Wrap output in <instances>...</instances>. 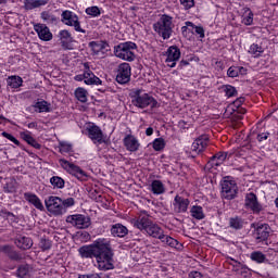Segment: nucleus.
Listing matches in <instances>:
<instances>
[{
  "label": "nucleus",
  "instance_id": "4d7b16f0",
  "mask_svg": "<svg viewBox=\"0 0 278 278\" xmlns=\"http://www.w3.org/2000/svg\"><path fill=\"white\" fill-rule=\"evenodd\" d=\"M270 136V132H262L257 135L258 142H264V140H268V137Z\"/></svg>",
  "mask_w": 278,
  "mask_h": 278
},
{
  "label": "nucleus",
  "instance_id": "f704fd0d",
  "mask_svg": "<svg viewBox=\"0 0 278 278\" xmlns=\"http://www.w3.org/2000/svg\"><path fill=\"white\" fill-rule=\"evenodd\" d=\"M18 278H29V264L20 265L15 271Z\"/></svg>",
  "mask_w": 278,
  "mask_h": 278
},
{
  "label": "nucleus",
  "instance_id": "7c9ffc66",
  "mask_svg": "<svg viewBox=\"0 0 278 278\" xmlns=\"http://www.w3.org/2000/svg\"><path fill=\"white\" fill-rule=\"evenodd\" d=\"M33 108L35 112L42 114V112H51V104L45 100L36 102Z\"/></svg>",
  "mask_w": 278,
  "mask_h": 278
},
{
  "label": "nucleus",
  "instance_id": "bb28decb",
  "mask_svg": "<svg viewBox=\"0 0 278 278\" xmlns=\"http://www.w3.org/2000/svg\"><path fill=\"white\" fill-rule=\"evenodd\" d=\"M167 59L166 62L178 61L181 58V50L177 46H172L167 49Z\"/></svg>",
  "mask_w": 278,
  "mask_h": 278
},
{
  "label": "nucleus",
  "instance_id": "dca6fc26",
  "mask_svg": "<svg viewBox=\"0 0 278 278\" xmlns=\"http://www.w3.org/2000/svg\"><path fill=\"white\" fill-rule=\"evenodd\" d=\"M270 236V226L268 224H261L254 230V238L260 242L268 240Z\"/></svg>",
  "mask_w": 278,
  "mask_h": 278
},
{
  "label": "nucleus",
  "instance_id": "864d4df0",
  "mask_svg": "<svg viewBox=\"0 0 278 278\" xmlns=\"http://www.w3.org/2000/svg\"><path fill=\"white\" fill-rule=\"evenodd\" d=\"M242 23L245 24L247 26L253 25V12L252 11H250L249 14L245 17H243Z\"/></svg>",
  "mask_w": 278,
  "mask_h": 278
},
{
  "label": "nucleus",
  "instance_id": "774afa93",
  "mask_svg": "<svg viewBox=\"0 0 278 278\" xmlns=\"http://www.w3.org/2000/svg\"><path fill=\"white\" fill-rule=\"evenodd\" d=\"M188 27H190V26L186 25V26H182V27H181L182 34H186V31H188Z\"/></svg>",
  "mask_w": 278,
  "mask_h": 278
},
{
  "label": "nucleus",
  "instance_id": "c9c22d12",
  "mask_svg": "<svg viewBox=\"0 0 278 278\" xmlns=\"http://www.w3.org/2000/svg\"><path fill=\"white\" fill-rule=\"evenodd\" d=\"M7 84L10 88H21L23 86V78L20 76H10L7 79Z\"/></svg>",
  "mask_w": 278,
  "mask_h": 278
},
{
  "label": "nucleus",
  "instance_id": "4be33fe9",
  "mask_svg": "<svg viewBox=\"0 0 278 278\" xmlns=\"http://www.w3.org/2000/svg\"><path fill=\"white\" fill-rule=\"evenodd\" d=\"M129 233V229L123 224H115L111 226V236L113 238H125Z\"/></svg>",
  "mask_w": 278,
  "mask_h": 278
},
{
  "label": "nucleus",
  "instance_id": "a18cd8bd",
  "mask_svg": "<svg viewBox=\"0 0 278 278\" xmlns=\"http://www.w3.org/2000/svg\"><path fill=\"white\" fill-rule=\"evenodd\" d=\"M164 147H166V142L164 141L163 138H156L153 141L154 151H162V150H164Z\"/></svg>",
  "mask_w": 278,
  "mask_h": 278
},
{
  "label": "nucleus",
  "instance_id": "6e6552de",
  "mask_svg": "<svg viewBox=\"0 0 278 278\" xmlns=\"http://www.w3.org/2000/svg\"><path fill=\"white\" fill-rule=\"evenodd\" d=\"M46 207L50 214H53V216H62L63 214H66V210L64 206H62V199L59 197L50 195L45 201Z\"/></svg>",
  "mask_w": 278,
  "mask_h": 278
},
{
  "label": "nucleus",
  "instance_id": "6ab92c4d",
  "mask_svg": "<svg viewBox=\"0 0 278 278\" xmlns=\"http://www.w3.org/2000/svg\"><path fill=\"white\" fill-rule=\"evenodd\" d=\"M123 142L126 150L130 151L131 153H136V151L140 149V142L134 135H126Z\"/></svg>",
  "mask_w": 278,
  "mask_h": 278
},
{
  "label": "nucleus",
  "instance_id": "0eeeda50",
  "mask_svg": "<svg viewBox=\"0 0 278 278\" xmlns=\"http://www.w3.org/2000/svg\"><path fill=\"white\" fill-rule=\"evenodd\" d=\"M59 162L62 168L66 170V173L73 175V177H76V179H78L79 181H86V179H88V174L84 169H81V167L64 159H61Z\"/></svg>",
  "mask_w": 278,
  "mask_h": 278
},
{
  "label": "nucleus",
  "instance_id": "39448f33",
  "mask_svg": "<svg viewBox=\"0 0 278 278\" xmlns=\"http://www.w3.org/2000/svg\"><path fill=\"white\" fill-rule=\"evenodd\" d=\"M222 197L226 201H233L238 197V184L233 180V177L226 176L220 182Z\"/></svg>",
  "mask_w": 278,
  "mask_h": 278
},
{
  "label": "nucleus",
  "instance_id": "9b49d317",
  "mask_svg": "<svg viewBox=\"0 0 278 278\" xmlns=\"http://www.w3.org/2000/svg\"><path fill=\"white\" fill-rule=\"evenodd\" d=\"M131 80V65L129 63H121L117 67L116 81L125 85Z\"/></svg>",
  "mask_w": 278,
  "mask_h": 278
},
{
  "label": "nucleus",
  "instance_id": "5fc2aeb1",
  "mask_svg": "<svg viewBox=\"0 0 278 278\" xmlns=\"http://www.w3.org/2000/svg\"><path fill=\"white\" fill-rule=\"evenodd\" d=\"M228 77H238V67L237 66H230L227 71Z\"/></svg>",
  "mask_w": 278,
  "mask_h": 278
},
{
  "label": "nucleus",
  "instance_id": "5701e85b",
  "mask_svg": "<svg viewBox=\"0 0 278 278\" xmlns=\"http://www.w3.org/2000/svg\"><path fill=\"white\" fill-rule=\"evenodd\" d=\"M15 245L22 251H27L34 247V241L29 237H18L15 239Z\"/></svg>",
  "mask_w": 278,
  "mask_h": 278
},
{
  "label": "nucleus",
  "instance_id": "09e8293b",
  "mask_svg": "<svg viewBox=\"0 0 278 278\" xmlns=\"http://www.w3.org/2000/svg\"><path fill=\"white\" fill-rule=\"evenodd\" d=\"M73 205H75V199L67 198L65 200H62L61 206L65 208V213H66V210H68V207H73Z\"/></svg>",
  "mask_w": 278,
  "mask_h": 278
},
{
  "label": "nucleus",
  "instance_id": "b1692460",
  "mask_svg": "<svg viewBox=\"0 0 278 278\" xmlns=\"http://www.w3.org/2000/svg\"><path fill=\"white\" fill-rule=\"evenodd\" d=\"M146 232L149 233L152 238H164V230L157 224H153V222L148 226Z\"/></svg>",
  "mask_w": 278,
  "mask_h": 278
},
{
  "label": "nucleus",
  "instance_id": "9d476101",
  "mask_svg": "<svg viewBox=\"0 0 278 278\" xmlns=\"http://www.w3.org/2000/svg\"><path fill=\"white\" fill-rule=\"evenodd\" d=\"M244 207L245 210H250L253 212V214H260L261 212L264 211V206L260 201L257 200V194L254 192H249L245 194L244 199Z\"/></svg>",
  "mask_w": 278,
  "mask_h": 278
},
{
  "label": "nucleus",
  "instance_id": "72a5a7b5",
  "mask_svg": "<svg viewBox=\"0 0 278 278\" xmlns=\"http://www.w3.org/2000/svg\"><path fill=\"white\" fill-rule=\"evenodd\" d=\"M151 191L153 194H164V184H162V180H153L151 184Z\"/></svg>",
  "mask_w": 278,
  "mask_h": 278
},
{
  "label": "nucleus",
  "instance_id": "a211bd4d",
  "mask_svg": "<svg viewBox=\"0 0 278 278\" xmlns=\"http://www.w3.org/2000/svg\"><path fill=\"white\" fill-rule=\"evenodd\" d=\"M151 223L152 222L149 219V215H139L137 218L131 219V225L136 229H139V231H147Z\"/></svg>",
  "mask_w": 278,
  "mask_h": 278
},
{
  "label": "nucleus",
  "instance_id": "49530a36",
  "mask_svg": "<svg viewBox=\"0 0 278 278\" xmlns=\"http://www.w3.org/2000/svg\"><path fill=\"white\" fill-rule=\"evenodd\" d=\"M1 135L3 138H7V140H10V142H13V144H16V147H21V141H18L12 134L3 131Z\"/></svg>",
  "mask_w": 278,
  "mask_h": 278
},
{
  "label": "nucleus",
  "instance_id": "3c124183",
  "mask_svg": "<svg viewBox=\"0 0 278 278\" xmlns=\"http://www.w3.org/2000/svg\"><path fill=\"white\" fill-rule=\"evenodd\" d=\"M213 160H217L218 163L225 162L227 160V152H218L215 155H213Z\"/></svg>",
  "mask_w": 278,
  "mask_h": 278
},
{
  "label": "nucleus",
  "instance_id": "603ef678",
  "mask_svg": "<svg viewBox=\"0 0 278 278\" xmlns=\"http://www.w3.org/2000/svg\"><path fill=\"white\" fill-rule=\"evenodd\" d=\"M180 4L185 10H190L191 8H194V0H180Z\"/></svg>",
  "mask_w": 278,
  "mask_h": 278
},
{
  "label": "nucleus",
  "instance_id": "8fccbe9b",
  "mask_svg": "<svg viewBox=\"0 0 278 278\" xmlns=\"http://www.w3.org/2000/svg\"><path fill=\"white\" fill-rule=\"evenodd\" d=\"M166 244H167V247H172V249H177V247H179V241H177L176 239H174L170 236H167Z\"/></svg>",
  "mask_w": 278,
  "mask_h": 278
},
{
  "label": "nucleus",
  "instance_id": "f257e3e1",
  "mask_svg": "<svg viewBox=\"0 0 278 278\" xmlns=\"http://www.w3.org/2000/svg\"><path fill=\"white\" fill-rule=\"evenodd\" d=\"M78 253L80 257L86 260L96 257L100 270H112L114 268V264H112L114 252H112V247L105 239H98L92 244L80 247Z\"/></svg>",
  "mask_w": 278,
  "mask_h": 278
},
{
  "label": "nucleus",
  "instance_id": "423d86ee",
  "mask_svg": "<svg viewBox=\"0 0 278 278\" xmlns=\"http://www.w3.org/2000/svg\"><path fill=\"white\" fill-rule=\"evenodd\" d=\"M61 23H63V25H67V27H74L75 31H78L79 34H86V29L81 28L79 16L73 11H63L61 14Z\"/></svg>",
  "mask_w": 278,
  "mask_h": 278
},
{
  "label": "nucleus",
  "instance_id": "393cba45",
  "mask_svg": "<svg viewBox=\"0 0 278 278\" xmlns=\"http://www.w3.org/2000/svg\"><path fill=\"white\" fill-rule=\"evenodd\" d=\"M24 199L28 201V203L34 205V207H36L37 210H40V212L45 210V205H42V202L40 201V198H38V195L30 192H26L24 193Z\"/></svg>",
  "mask_w": 278,
  "mask_h": 278
},
{
  "label": "nucleus",
  "instance_id": "052dcab7",
  "mask_svg": "<svg viewBox=\"0 0 278 278\" xmlns=\"http://www.w3.org/2000/svg\"><path fill=\"white\" fill-rule=\"evenodd\" d=\"M192 59L189 60H181L178 64V68H185V66H188L190 64Z\"/></svg>",
  "mask_w": 278,
  "mask_h": 278
},
{
  "label": "nucleus",
  "instance_id": "79ce46f5",
  "mask_svg": "<svg viewBox=\"0 0 278 278\" xmlns=\"http://www.w3.org/2000/svg\"><path fill=\"white\" fill-rule=\"evenodd\" d=\"M222 90H224L226 97L228 98L236 97L238 94V90H236V87L231 85H224Z\"/></svg>",
  "mask_w": 278,
  "mask_h": 278
},
{
  "label": "nucleus",
  "instance_id": "0e129e2a",
  "mask_svg": "<svg viewBox=\"0 0 278 278\" xmlns=\"http://www.w3.org/2000/svg\"><path fill=\"white\" fill-rule=\"evenodd\" d=\"M167 66H169V68H175L177 66V61H165Z\"/></svg>",
  "mask_w": 278,
  "mask_h": 278
},
{
  "label": "nucleus",
  "instance_id": "de8ad7c7",
  "mask_svg": "<svg viewBox=\"0 0 278 278\" xmlns=\"http://www.w3.org/2000/svg\"><path fill=\"white\" fill-rule=\"evenodd\" d=\"M73 151V144L67 142H60V152L61 153H71Z\"/></svg>",
  "mask_w": 278,
  "mask_h": 278
},
{
  "label": "nucleus",
  "instance_id": "7ed1b4c3",
  "mask_svg": "<svg viewBox=\"0 0 278 278\" xmlns=\"http://www.w3.org/2000/svg\"><path fill=\"white\" fill-rule=\"evenodd\" d=\"M138 46L132 41L122 42L114 47V55L126 62H134L136 60V51Z\"/></svg>",
  "mask_w": 278,
  "mask_h": 278
},
{
  "label": "nucleus",
  "instance_id": "69168bd1",
  "mask_svg": "<svg viewBox=\"0 0 278 278\" xmlns=\"http://www.w3.org/2000/svg\"><path fill=\"white\" fill-rule=\"evenodd\" d=\"M28 129H36V127H38V124H36V122H31L27 125Z\"/></svg>",
  "mask_w": 278,
  "mask_h": 278
},
{
  "label": "nucleus",
  "instance_id": "ea45409f",
  "mask_svg": "<svg viewBox=\"0 0 278 278\" xmlns=\"http://www.w3.org/2000/svg\"><path fill=\"white\" fill-rule=\"evenodd\" d=\"M249 53H251V55H254V58H260V55H262V53H264V48H262L257 43H252L250 46Z\"/></svg>",
  "mask_w": 278,
  "mask_h": 278
},
{
  "label": "nucleus",
  "instance_id": "e433bc0d",
  "mask_svg": "<svg viewBox=\"0 0 278 278\" xmlns=\"http://www.w3.org/2000/svg\"><path fill=\"white\" fill-rule=\"evenodd\" d=\"M75 97L80 103H86L88 101V91L81 87L75 90Z\"/></svg>",
  "mask_w": 278,
  "mask_h": 278
},
{
  "label": "nucleus",
  "instance_id": "4c0bfd02",
  "mask_svg": "<svg viewBox=\"0 0 278 278\" xmlns=\"http://www.w3.org/2000/svg\"><path fill=\"white\" fill-rule=\"evenodd\" d=\"M229 227H231V229L240 230L244 227V220L240 217H231L229 219Z\"/></svg>",
  "mask_w": 278,
  "mask_h": 278
},
{
  "label": "nucleus",
  "instance_id": "c85d7f7f",
  "mask_svg": "<svg viewBox=\"0 0 278 278\" xmlns=\"http://www.w3.org/2000/svg\"><path fill=\"white\" fill-rule=\"evenodd\" d=\"M49 0H26L25 10H36V8H41V5H47Z\"/></svg>",
  "mask_w": 278,
  "mask_h": 278
},
{
  "label": "nucleus",
  "instance_id": "37998d69",
  "mask_svg": "<svg viewBox=\"0 0 278 278\" xmlns=\"http://www.w3.org/2000/svg\"><path fill=\"white\" fill-rule=\"evenodd\" d=\"M51 247H53V242L50 239L41 238L39 241V249L41 251H49L51 250Z\"/></svg>",
  "mask_w": 278,
  "mask_h": 278
},
{
  "label": "nucleus",
  "instance_id": "1a4fd4ad",
  "mask_svg": "<svg viewBox=\"0 0 278 278\" xmlns=\"http://www.w3.org/2000/svg\"><path fill=\"white\" fill-rule=\"evenodd\" d=\"M66 223L76 227V229H88V227L92 225L90 217L81 214L68 215L66 217Z\"/></svg>",
  "mask_w": 278,
  "mask_h": 278
},
{
  "label": "nucleus",
  "instance_id": "680f3d73",
  "mask_svg": "<svg viewBox=\"0 0 278 278\" xmlns=\"http://www.w3.org/2000/svg\"><path fill=\"white\" fill-rule=\"evenodd\" d=\"M75 81H85L86 83V72L84 74L76 75L74 77Z\"/></svg>",
  "mask_w": 278,
  "mask_h": 278
},
{
  "label": "nucleus",
  "instance_id": "c756f323",
  "mask_svg": "<svg viewBox=\"0 0 278 278\" xmlns=\"http://www.w3.org/2000/svg\"><path fill=\"white\" fill-rule=\"evenodd\" d=\"M21 138L25 142H27V144H29L30 147H34V149H42V146L38 143V141H36V139L31 137L29 132H21Z\"/></svg>",
  "mask_w": 278,
  "mask_h": 278
},
{
  "label": "nucleus",
  "instance_id": "6e6d98bb",
  "mask_svg": "<svg viewBox=\"0 0 278 278\" xmlns=\"http://www.w3.org/2000/svg\"><path fill=\"white\" fill-rule=\"evenodd\" d=\"M223 163H218L217 159H214V156H212L207 163V166H210V168H214L216 166H220Z\"/></svg>",
  "mask_w": 278,
  "mask_h": 278
},
{
  "label": "nucleus",
  "instance_id": "4468645a",
  "mask_svg": "<svg viewBox=\"0 0 278 278\" xmlns=\"http://www.w3.org/2000/svg\"><path fill=\"white\" fill-rule=\"evenodd\" d=\"M34 30L36 31L38 38L43 42H49L50 40H53V34L47 27V24H34Z\"/></svg>",
  "mask_w": 278,
  "mask_h": 278
},
{
  "label": "nucleus",
  "instance_id": "a878e982",
  "mask_svg": "<svg viewBox=\"0 0 278 278\" xmlns=\"http://www.w3.org/2000/svg\"><path fill=\"white\" fill-rule=\"evenodd\" d=\"M85 84L87 86H101L103 84V80L101 78L97 77L92 71L85 72Z\"/></svg>",
  "mask_w": 278,
  "mask_h": 278
},
{
  "label": "nucleus",
  "instance_id": "f3484780",
  "mask_svg": "<svg viewBox=\"0 0 278 278\" xmlns=\"http://www.w3.org/2000/svg\"><path fill=\"white\" fill-rule=\"evenodd\" d=\"M59 38L61 40V47L67 51H71L73 49V42H75V39H73V35L71 31L63 29L59 33Z\"/></svg>",
  "mask_w": 278,
  "mask_h": 278
},
{
  "label": "nucleus",
  "instance_id": "aec40b11",
  "mask_svg": "<svg viewBox=\"0 0 278 278\" xmlns=\"http://www.w3.org/2000/svg\"><path fill=\"white\" fill-rule=\"evenodd\" d=\"M89 47L94 55H99V53H108L110 51V43L108 41H91L89 42Z\"/></svg>",
  "mask_w": 278,
  "mask_h": 278
},
{
  "label": "nucleus",
  "instance_id": "e2e57ef3",
  "mask_svg": "<svg viewBox=\"0 0 278 278\" xmlns=\"http://www.w3.org/2000/svg\"><path fill=\"white\" fill-rule=\"evenodd\" d=\"M238 76L239 75H247V68L242 66H237Z\"/></svg>",
  "mask_w": 278,
  "mask_h": 278
},
{
  "label": "nucleus",
  "instance_id": "473e14b6",
  "mask_svg": "<svg viewBox=\"0 0 278 278\" xmlns=\"http://www.w3.org/2000/svg\"><path fill=\"white\" fill-rule=\"evenodd\" d=\"M250 260L252 262H256V264H266L268 262V258H266L265 254L261 251H254L250 254Z\"/></svg>",
  "mask_w": 278,
  "mask_h": 278
},
{
  "label": "nucleus",
  "instance_id": "f8f14e48",
  "mask_svg": "<svg viewBox=\"0 0 278 278\" xmlns=\"http://www.w3.org/2000/svg\"><path fill=\"white\" fill-rule=\"evenodd\" d=\"M0 252L3 253L4 255H7V257L11 261V262H23V260H25V256L23 255V253L16 251L14 249V247L12 245H2L0 247Z\"/></svg>",
  "mask_w": 278,
  "mask_h": 278
},
{
  "label": "nucleus",
  "instance_id": "2f4dec72",
  "mask_svg": "<svg viewBox=\"0 0 278 278\" xmlns=\"http://www.w3.org/2000/svg\"><path fill=\"white\" fill-rule=\"evenodd\" d=\"M190 214L192 218H195V220H203V218H205V213H203V207L199 205H193L190 210Z\"/></svg>",
  "mask_w": 278,
  "mask_h": 278
},
{
  "label": "nucleus",
  "instance_id": "58836bf2",
  "mask_svg": "<svg viewBox=\"0 0 278 278\" xmlns=\"http://www.w3.org/2000/svg\"><path fill=\"white\" fill-rule=\"evenodd\" d=\"M50 184H51V186H53V188L62 190L66 182L60 176H52L50 178Z\"/></svg>",
  "mask_w": 278,
  "mask_h": 278
},
{
  "label": "nucleus",
  "instance_id": "cd10ccee",
  "mask_svg": "<svg viewBox=\"0 0 278 278\" xmlns=\"http://www.w3.org/2000/svg\"><path fill=\"white\" fill-rule=\"evenodd\" d=\"M40 16L43 23H47V25H58L60 23V18H58L55 15H53L49 11L41 12Z\"/></svg>",
  "mask_w": 278,
  "mask_h": 278
},
{
  "label": "nucleus",
  "instance_id": "13d9d810",
  "mask_svg": "<svg viewBox=\"0 0 278 278\" xmlns=\"http://www.w3.org/2000/svg\"><path fill=\"white\" fill-rule=\"evenodd\" d=\"M188 278H203V274H201V271H190L188 275Z\"/></svg>",
  "mask_w": 278,
  "mask_h": 278
},
{
  "label": "nucleus",
  "instance_id": "bf43d9fd",
  "mask_svg": "<svg viewBox=\"0 0 278 278\" xmlns=\"http://www.w3.org/2000/svg\"><path fill=\"white\" fill-rule=\"evenodd\" d=\"M244 101H245L244 97L238 98L236 101H233L235 108H237V109L240 108L242 105V103H244Z\"/></svg>",
  "mask_w": 278,
  "mask_h": 278
},
{
  "label": "nucleus",
  "instance_id": "338daca9",
  "mask_svg": "<svg viewBox=\"0 0 278 278\" xmlns=\"http://www.w3.org/2000/svg\"><path fill=\"white\" fill-rule=\"evenodd\" d=\"M146 135L147 136H153V127H149L146 129Z\"/></svg>",
  "mask_w": 278,
  "mask_h": 278
},
{
  "label": "nucleus",
  "instance_id": "ddd939ff",
  "mask_svg": "<svg viewBox=\"0 0 278 278\" xmlns=\"http://www.w3.org/2000/svg\"><path fill=\"white\" fill-rule=\"evenodd\" d=\"M87 131L90 140H92L94 144H97V142L98 144H103V142H105V139H103V130H101V127L91 124L87 127Z\"/></svg>",
  "mask_w": 278,
  "mask_h": 278
},
{
  "label": "nucleus",
  "instance_id": "f03ea898",
  "mask_svg": "<svg viewBox=\"0 0 278 278\" xmlns=\"http://www.w3.org/2000/svg\"><path fill=\"white\" fill-rule=\"evenodd\" d=\"M131 103L135 108H139V110H144L146 108H150V110H155L160 108V102L155 100L151 94L143 93L142 90L136 89L131 94Z\"/></svg>",
  "mask_w": 278,
  "mask_h": 278
},
{
  "label": "nucleus",
  "instance_id": "20e7f679",
  "mask_svg": "<svg viewBox=\"0 0 278 278\" xmlns=\"http://www.w3.org/2000/svg\"><path fill=\"white\" fill-rule=\"evenodd\" d=\"M153 29L163 38V40H168L173 36V17L163 14L161 18L153 24Z\"/></svg>",
  "mask_w": 278,
  "mask_h": 278
},
{
  "label": "nucleus",
  "instance_id": "c03bdc74",
  "mask_svg": "<svg viewBox=\"0 0 278 278\" xmlns=\"http://www.w3.org/2000/svg\"><path fill=\"white\" fill-rule=\"evenodd\" d=\"M85 12L88 16H92L93 18L101 16V9H99V7H89Z\"/></svg>",
  "mask_w": 278,
  "mask_h": 278
},
{
  "label": "nucleus",
  "instance_id": "a19ab883",
  "mask_svg": "<svg viewBox=\"0 0 278 278\" xmlns=\"http://www.w3.org/2000/svg\"><path fill=\"white\" fill-rule=\"evenodd\" d=\"M187 27H191V29H194L195 34L200 36V38H205V29L202 26H197L192 22H186L185 23Z\"/></svg>",
  "mask_w": 278,
  "mask_h": 278
},
{
  "label": "nucleus",
  "instance_id": "412c9836",
  "mask_svg": "<svg viewBox=\"0 0 278 278\" xmlns=\"http://www.w3.org/2000/svg\"><path fill=\"white\" fill-rule=\"evenodd\" d=\"M207 142H210V137L207 135H201L194 140L191 149L195 151V153H203L207 147Z\"/></svg>",
  "mask_w": 278,
  "mask_h": 278
},
{
  "label": "nucleus",
  "instance_id": "2eb2a0df",
  "mask_svg": "<svg viewBox=\"0 0 278 278\" xmlns=\"http://www.w3.org/2000/svg\"><path fill=\"white\" fill-rule=\"evenodd\" d=\"M173 205L176 214H186V212H188V206L190 205V200L181 195H176Z\"/></svg>",
  "mask_w": 278,
  "mask_h": 278
}]
</instances>
